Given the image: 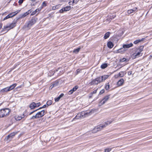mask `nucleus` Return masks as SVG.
Returning a JSON list of instances; mask_svg holds the SVG:
<instances>
[{
	"label": "nucleus",
	"instance_id": "obj_10",
	"mask_svg": "<svg viewBox=\"0 0 152 152\" xmlns=\"http://www.w3.org/2000/svg\"><path fill=\"white\" fill-rule=\"evenodd\" d=\"M110 95L105 96L101 101L100 102L102 105L104 104L109 99Z\"/></svg>",
	"mask_w": 152,
	"mask_h": 152
},
{
	"label": "nucleus",
	"instance_id": "obj_14",
	"mask_svg": "<svg viewBox=\"0 0 152 152\" xmlns=\"http://www.w3.org/2000/svg\"><path fill=\"white\" fill-rule=\"evenodd\" d=\"M78 88V86H76L75 87H74V88L71 89L70 91H69L68 93V94L69 95H71L72 94L73 92L76 91V90Z\"/></svg>",
	"mask_w": 152,
	"mask_h": 152
},
{
	"label": "nucleus",
	"instance_id": "obj_45",
	"mask_svg": "<svg viewBox=\"0 0 152 152\" xmlns=\"http://www.w3.org/2000/svg\"><path fill=\"white\" fill-rule=\"evenodd\" d=\"M23 1H24L23 0H19L18 1V3L19 4H21L23 3Z\"/></svg>",
	"mask_w": 152,
	"mask_h": 152
},
{
	"label": "nucleus",
	"instance_id": "obj_35",
	"mask_svg": "<svg viewBox=\"0 0 152 152\" xmlns=\"http://www.w3.org/2000/svg\"><path fill=\"white\" fill-rule=\"evenodd\" d=\"M46 6V2L45 1H44L42 4V6L41 7H40V8H42V9L43 7H45Z\"/></svg>",
	"mask_w": 152,
	"mask_h": 152
},
{
	"label": "nucleus",
	"instance_id": "obj_11",
	"mask_svg": "<svg viewBox=\"0 0 152 152\" xmlns=\"http://www.w3.org/2000/svg\"><path fill=\"white\" fill-rule=\"evenodd\" d=\"M16 12H15L14 13H11L9 14L8 15H7L6 17H5L3 19V20H4L9 18H11L14 16H15L18 12L15 13Z\"/></svg>",
	"mask_w": 152,
	"mask_h": 152
},
{
	"label": "nucleus",
	"instance_id": "obj_12",
	"mask_svg": "<svg viewBox=\"0 0 152 152\" xmlns=\"http://www.w3.org/2000/svg\"><path fill=\"white\" fill-rule=\"evenodd\" d=\"M109 76L107 75H105L99 77L101 83L105 80Z\"/></svg>",
	"mask_w": 152,
	"mask_h": 152
},
{
	"label": "nucleus",
	"instance_id": "obj_22",
	"mask_svg": "<svg viewBox=\"0 0 152 152\" xmlns=\"http://www.w3.org/2000/svg\"><path fill=\"white\" fill-rule=\"evenodd\" d=\"M8 91H9V90L8 87H7L1 90L0 92L2 93H3L5 92Z\"/></svg>",
	"mask_w": 152,
	"mask_h": 152
},
{
	"label": "nucleus",
	"instance_id": "obj_41",
	"mask_svg": "<svg viewBox=\"0 0 152 152\" xmlns=\"http://www.w3.org/2000/svg\"><path fill=\"white\" fill-rule=\"evenodd\" d=\"M104 89H103L102 90L100 91L99 93V94H101L104 93Z\"/></svg>",
	"mask_w": 152,
	"mask_h": 152
},
{
	"label": "nucleus",
	"instance_id": "obj_30",
	"mask_svg": "<svg viewBox=\"0 0 152 152\" xmlns=\"http://www.w3.org/2000/svg\"><path fill=\"white\" fill-rule=\"evenodd\" d=\"M80 49V48H77L75 49L73 51V52L74 53H77L79 51Z\"/></svg>",
	"mask_w": 152,
	"mask_h": 152
},
{
	"label": "nucleus",
	"instance_id": "obj_20",
	"mask_svg": "<svg viewBox=\"0 0 152 152\" xmlns=\"http://www.w3.org/2000/svg\"><path fill=\"white\" fill-rule=\"evenodd\" d=\"M42 9V8H39L38 9H37L34 11L32 12L31 15H35L37 12H39Z\"/></svg>",
	"mask_w": 152,
	"mask_h": 152
},
{
	"label": "nucleus",
	"instance_id": "obj_23",
	"mask_svg": "<svg viewBox=\"0 0 152 152\" xmlns=\"http://www.w3.org/2000/svg\"><path fill=\"white\" fill-rule=\"evenodd\" d=\"M64 95V94H61L57 98L55 99V102H58L60 99Z\"/></svg>",
	"mask_w": 152,
	"mask_h": 152
},
{
	"label": "nucleus",
	"instance_id": "obj_1",
	"mask_svg": "<svg viewBox=\"0 0 152 152\" xmlns=\"http://www.w3.org/2000/svg\"><path fill=\"white\" fill-rule=\"evenodd\" d=\"M112 121L109 122L107 121L105 123L104 125L98 126L96 127H95L92 131V132L95 133L97 132L100 131L103 128L105 127L108 124H110Z\"/></svg>",
	"mask_w": 152,
	"mask_h": 152
},
{
	"label": "nucleus",
	"instance_id": "obj_21",
	"mask_svg": "<svg viewBox=\"0 0 152 152\" xmlns=\"http://www.w3.org/2000/svg\"><path fill=\"white\" fill-rule=\"evenodd\" d=\"M107 47L110 48H112L113 46V43L110 41L108 42L107 43Z\"/></svg>",
	"mask_w": 152,
	"mask_h": 152
},
{
	"label": "nucleus",
	"instance_id": "obj_17",
	"mask_svg": "<svg viewBox=\"0 0 152 152\" xmlns=\"http://www.w3.org/2000/svg\"><path fill=\"white\" fill-rule=\"evenodd\" d=\"M137 8L136 7L132 9H130L128 10L127 13L129 14H131L132 13L135 12L137 11Z\"/></svg>",
	"mask_w": 152,
	"mask_h": 152
},
{
	"label": "nucleus",
	"instance_id": "obj_8",
	"mask_svg": "<svg viewBox=\"0 0 152 152\" xmlns=\"http://www.w3.org/2000/svg\"><path fill=\"white\" fill-rule=\"evenodd\" d=\"M83 115V113H82V112L78 113L76 116L73 118L72 121L75 120L76 119H78L82 118H84Z\"/></svg>",
	"mask_w": 152,
	"mask_h": 152
},
{
	"label": "nucleus",
	"instance_id": "obj_37",
	"mask_svg": "<svg viewBox=\"0 0 152 152\" xmlns=\"http://www.w3.org/2000/svg\"><path fill=\"white\" fill-rule=\"evenodd\" d=\"M143 48H144L143 46H140L139 48V52H141L143 50Z\"/></svg>",
	"mask_w": 152,
	"mask_h": 152
},
{
	"label": "nucleus",
	"instance_id": "obj_13",
	"mask_svg": "<svg viewBox=\"0 0 152 152\" xmlns=\"http://www.w3.org/2000/svg\"><path fill=\"white\" fill-rule=\"evenodd\" d=\"M17 134V133L15 132H13L12 133L8 135L6 137V139L7 140H8L10 139H11L13 138L15 135Z\"/></svg>",
	"mask_w": 152,
	"mask_h": 152
},
{
	"label": "nucleus",
	"instance_id": "obj_56",
	"mask_svg": "<svg viewBox=\"0 0 152 152\" xmlns=\"http://www.w3.org/2000/svg\"><path fill=\"white\" fill-rule=\"evenodd\" d=\"M31 5H35L34 4H31Z\"/></svg>",
	"mask_w": 152,
	"mask_h": 152
},
{
	"label": "nucleus",
	"instance_id": "obj_24",
	"mask_svg": "<svg viewBox=\"0 0 152 152\" xmlns=\"http://www.w3.org/2000/svg\"><path fill=\"white\" fill-rule=\"evenodd\" d=\"M110 34V32H107V33H106L105 34L104 36V39H106L108 38L109 37Z\"/></svg>",
	"mask_w": 152,
	"mask_h": 152
},
{
	"label": "nucleus",
	"instance_id": "obj_26",
	"mask_svg": "<svg viewBox=\"0 0 152 152\" xmlns=\"http://www.w3.org/2000/svg\"><path fill=\"white\" fill-rule=\"evenodd\" d=\"M126 50H125L124 48H121L118 49L117 50V51L118 53H122L124 52Z\"/></svg>",
	"mask_w": 152,
	"mask_h": 152
},
{
	"label": "nucleus",
	"instance_id": "obj_49",
	"mask_svg": "<svg viewBox=\"0 0 152 152\" xmlns=\"http://www.w3.org/2000/svg\"><path fill=\"white\" fill-rule=\"evenodd\" d=\"M56 84H52L51 85V86H52V88L53 87H54L56 86Z\"/></svg>",
	"mask_w": 152,
	"mask_h": 152
},
{
	"label": "nucleus",
	"instance_id": "obj_47",
	"mask_svg": "<svg viewBox=\"0 0 152 152\" xmlns=\"http://www.w3.org/2000/svg\"><path fill=\"white\" fill-rule=\"evenodd\" d=\"M27 14H26V12L25 13L23 14L22 15V17H25L27 15Z\"/></svg>",
	"mask_w": 152,
	"mask_h": 152
},
{
	"label": "nucleus",
	"instance_id": "obj_42",
	"mask_svg": "<svg viewBox=\"0 0 152 152\" xmlns=\"http://www.w3.org/2000/svg\"><path fill=\"white\" fill-rule=\"evenodd\" d=\"M41 105V103L40 102H38L37 103H36V105L37 106V107H39Z\"/></svg>",
	"mask_w": 152,
	"mask_h": 152
},
{
	"label": "nucleus",
	"instance_id": "obj_43",
	"mask_svg": "<svg viewBox=\"0 0 152 152\" xmlns=\"http://www.w3.org/2000/svg\"><path fill=\"white\" fill-rule=\"evenodd\" d=\"M31 12V10H28L27 12H26V14H27L28 15L30 14Z\"/></svg>",
	"mask_w": 152,
	"mask_h": 152
},
{
	"label": "nucleus",
	"instance_id": "obj_9",
	"mask_svg": "<svg viewBox=\"0 0 152 152\" xmlns=\"http://www.w3.org/2000/svg\"><path fill=\"white\" fill-rule=\"evenodd\" d=\"M71 9V7L70 6H66L65 7L59 10L60 12L61 13H63L64 12H66L69 11Z\"/></svg>",
	"mask_w": 152,
	"mask_h": 152
},
{
	"label": "nucleus",
	"instance_id": "obj_53",
	"mask_svg": "<svg viewBox=\"0 0 152 152\" xmlns=\"http://www.w3.org/2000/svg\"><path fill=\"white\" fill-rule=\"evenodd\" d=\"M58 71V69H56L54 71H55V72H57V71Z\"/></svg>",
	"mask_w": 152,
	"mask_h": 152
},
{
	"label": "nucleus",
	"instance_id": "obj_6",
	"mask_svg": "<svg viewBox=\"0 0 152 152\" xmlns=\"http://www.w3.org/2000/svg\"><path fill=\"white\" fill-rule=\"evenodd\" d=\"M94 110L92 109L91 110H88L82 112V113H83V115L84 118L94 113Z\"/></svg>",
	"mask_w": 152,
	"mask_h": 152
},
{
	"label": "nucleus",
	"instance_id": "obj_32",
	"mask_svg": "<svg viewBox=\"0 0 152 152\" xmlns=\"http://www.w3.org/2000/svg\"><path fill=\"white\" fill-rule=\"evenodd\" d=\"M78 2L77 0H73V2H71L70 1L69 2V4L70 5H71V3H72V5H73V4L75 3L76 4Z\"/></svg>",
	"mask_w": 152,
	"mask_h": 152
},
{
	"label": "nucleus",
	"instance_id": "obj_3",
	"mask_svg": "<svg viewBox=\"0 0 152 152\" xmlns=\"http://www.w3.org/2000/svg\"><path fill=\"white\" fill-rule=\"evenodd\" d=\"M10 112V110L8 108H5L0 110V117H3L8 115Z\"/></svg>",
	"mask_w": 152,
	"mask_h": 152
},
{
	"label": "nucleus",
	"instance_id": "obj_29",
	"mask_svg": "<svg viewBox=\"0 0 152 152\" xmlns=\"http://www.w3.org/2000/svg\"><path fill=\"white\" fill-rule=\"evenodd\" d=\"M107 66V64L104 63L102 64L101 66V67L102 69H104Z\"/></svg>",
	"mask_w": 152,
	"mask_h": 152
},
{
	"label": "nucleus",
	"instance_id": "obj_16",
	"mask_svg": "<svg viewBox=\"0 0 152 152\" xmlns=\"http://www.w3.org/2000/svg\"><path fill=\"white\" fill-rule=\"evenodd\" d=\"M133 44L132 43H130L128 44H124L123 45V48L125 49L126 48H129L132 47Z\"/></svg>",
	"mask_w": 152,
	"mask_h": 152
},
{
	"label": "nucleus",
	"instance_id": "obj_54",
	"mask_svg": "<svg viewBox=\"0 0 152 152\" xmlns=\"http://www.w3.org/2000/svg\"><path fill=\"white\" fill-rule=\"evenodd\" d=\"M31 1H32V2H34L36 0H30Z\"/></svg>",
	"mask_w": 152,
	"mask_h": 152
},
{
	"label": "nucleus",
	"instance_id": "obj_36",
	"mask_svg": "<svg viewBox=\"0 0 152 152\" xmlns=\"http://www.w3.org/2000/svg\"><path fill=\"white\" fill-rule=\"evenodd\" d=\"M105 88L106 90H108L110 88V85H109V83H107L105 86Z\"/></svg>",
	"mask_w": 152,
	"mask_h": 152
},
{
	"label": "nucleus",
	"instance_id": "obj_18",
	"mask_svg": "<svg viewBox=\"0 0 152 152\" xmlns=\"http://www.w3.org/2000/svg\"><path fill=\"white\" fill-rule=\"evenodd\" d=\"M124 82V79L123 78L121 79L117 82V85L118 86H121L123 85Z\"/></svg>",
	"mask_w": 152,
	"mask_h": 152
},
{
	"label": "nucleus",
	"instance_id": "obj_50",
	"mask_svg": "<svg viewBox=\"0 0 152 152\" xmlns=\"http://www.w3.org/2000/svg\"><path fill=\"white\" fill-rule=\"evenodd\" d=\"M2 26V24L1 23H0V29Z\"/></svg>",
	"mask_w": 152,
	"mask_h": 152
},
{
	"label": "nucleus",
	"instance_id": "obj_5",
	"mask_svg": "<svg viewBox=\"0 0 152 152\" xmlns=\"http://www.w3.org/2000/svg\"><path fill=\"white\" fill-rule=\"evenodd\" d=\"M101 83L100 80H99V77H98L94 79H93L91 80L89 84L91 86L97 85L99 83Z\"/></svg>",
	"mask_w": 152,
	"mask_h": 152
},
{
	"label": "nucleus",
	"instance_id": "obj_40",
	"mask_svg": "<svg viewBox=\"0 0 152 152\" xmlns=\"http://www.w3.org/2000/svg\"><path fill=\"white\" fill-rule=\"evenodd\" d=\"M115 78H117L119 77H121V75L120 72L118 75H115Z\"/></svg>",
	"mask_w": 152,
	"mask_h": 152
},
{
	"label": "nucleus",
	"instance_id": "obj_15",
	"mask_svg": "<svg viewBox=\"0 0 152 152\" xmlns=\"http://www.w3.org/2000/svg\"><path fill=\"white\" fill-rule=\"evenodd\" d=\"M25 116L24 114L21 115H16L15 116V119L17 121H19L21 119L23 118Z\"/></svg>",
	"mask_w": 152,
	"mask_h": 152
},
{
	"label": "nucleus",
	"instance_id": "obj_44",
	"mask_svg": "<svg viewBox=\"0 0 152 152\" xmlns=\"http://www.w3.org/2000/svg\"><path fill=\"white\" fill-rule=\"evenodd\" d=\"M47 106L46 105H45V104L44 105H43V106L42 107H40L39 109H39H41L42 108H45L46 107H47Z\"/></svg>",
	"mask_w": 152,
	"mask_h": 152
},
{
	"label": "nucleus",
	"instance_id": "obj_52",
	"mask_svg": "<svg viewBox=\"0 0 152 152\" xmlns=\"http://www.w3.org/2000/svg\"><path fill=\"white\" fill-rule=\"evenodd\" d=\"M77 73H78L79 72H80V70L79 69H77Z\"/></svg>",
	"mask_w": 152,
	"mask_h": 152
},
{
	"label": "nucleus",
	"instance_id": "obj_33",
	"mask_svg": "<svg viewBox=\"0 0 152 152\" xmlns=\"http://www.w3.org/2000/svg\"><path fill=\"white\" fill-rule=\"evenodd\" d=\"M140 52H138L137 53H134V56H135V58H137L138 57L140 56Z\"/></svg>",
	"mask_w": 152,
	"mask_h": 152
},
{
	"label": "nucleus",
	"instance_id": "obj_38",
	"mask_svg": "<svg viewBox=\"0 0 152 152\" xmlns=\"http://www.w3.org/2000/svg\"><path fill=\"white\" fill-rule=\"evenodd\" d=\"M98 89V88H97L96 89V90H94V91L92 92H91L90 93V94L92 95L93 94H95L97 92V91Z\"/></svg>",
	"mask_w": 152,
	"mask_h": 152
},
{
	"label": "nucleus",
	"instance_id": "obj_2",
	"mask_svg": "<svg viewBox=\"0 0 152 152\" xmlns=\"http://www.w3.org/2000/svg\"><path fill=\"white\" fill-rule=\"evenodd\" d=\"M18 20V19H15L13 22L10 24L9 25L4 26V29H8V30H9L13 28L16 26Z\"/></svg>",
	"mask_w": 152,
	"mask_h": 152
},
{
	"label": "nucleus",
	"instance_id": "obj_34",
	"mask_svg": "<svg viewBox=\"0 0 152 152\" xmlns=\"http://www.w3.org/2000/svg\"><path fill=\"white\" fill-rule=\"evenodd\" d=\"M52 102L51 100H49L47 102L46 104L47 106L51 105L52 104Z\"/></svg>",
	"mask_w": 152,
	"mask_h": 152
},
{
	"label": "nucleus",
	"instance_id": "obj_31",
	"mask_svg": "<svg viewBox=\"0 0 152 152\" xmlns=\"http://www.w3.org/2000/svg\"><path fill=\"white\" fill-rule=\"evenodd\" d=\"M128 60L127 59H126L125 58H122L120 59V61L122 62H124L125 61L127 62H128Z\"/></svg>",
	"mask_w": 152,
	"mask_h": 152
},
{
	"label": "nucleus",
	"instance_id": "obj_27",
	"mask_svg": "<svg viewBox=\"0 0 152 152\" xmlns=\"http://www.w3.org/2000/svg\"><path fill=\"white\" fill-rule=\"evenodd\" d=\"M61 6V5L58 4L56 6H53L52 7V9L53 10L58 9Z\"/></svg>",
	"mask_w": 152,
	"mask_h": 152
},
{
	"label": "nucleus",
	"instance_id": "obj_39",
	"mask_svg": "<svg viewBox=\"0 0 152 152\" xmlns=\"http://www.w3.org/2000/svg\"><path fill=\"white\" fill-rule=\"evenodd\" d=\"M120 73L121 74V77H124L125 74V72L124 71H121L120 72Z\"/></svg>",
	"mask_w": 152,
	"mask_h": 152
},
{
	"label": "nucleus",
	"instance_id": "obj_48",
	"mask_svg": "<svg viewBox=\"0 0 152 152\" xmlns=\"http://www.w3.org/2000/svg\"><path fill=\"white\" fill-rule=\"evenodd\" d=\"M60 2H67L68 0H59Z\"/></svg>",
	"mask_w": 152,
	"mask_h": 152
},
{
	"label": "nucleus",
	"instance_id": "obj_51",
	"mask_svg": "<svg viewBox=\"0 0 152 152\" xmlns=\"http://www.w3.org/2000/svg\"><path fill=\"white\" fill-rule=\"evenodd\" d=\"M132 74V72H128V75H131Z\"/></svg>",
	"mask_w": 152,
	"mask_h": 152
},
{
	"label": "nucleus",
	"instance_id": "obj_46",
	"mask_svg": "<svg viewBox=\"0 0 152 152\" xmlns=\"http://www.w3.org/2000/svg\"><path fill=\"white\" fill-rule=\"evenodd\" d=\"M39 110V109H37L36 110H34V111H32V112H31V113H30V114H30V115H31V114H32L33 113H34L35 112V111H37V110Z\"/></svg>",
	"mask_w": 152,
	"mask_h": 152
},
{
	"label": "nucleus",
	"instance_id": "obj_7",
	"mask_svg": "<svg viewBox=\"0 0 152 152\" xmlns=\"http://www.w3.org/2000/svg\"><path fill=\"white\" fill-rule=\"evenodd\" d=\"M36 22V19L35 18H32L28 23L27 26L28 28H30Z\"/></svg>",
	"mask_w": 152,
	"mask_h": 152
},
{
	"label": "nucleus",
	"instance_id": "obj_28",
	"mask_svg": "<svg viewBox=\"0 0 152 152\" xmlns=\"http://www.w3.org/2000/svg\"><path fill=\"white\" fill-rule=\"evenodd\" d=\"M144 38H142L141 39L137 40L134 42V43L135 44H137L141 41H143L144 40Z\"/></svg>",
	"mask_w": 152,
	"mask_h": 152
},
{
	"label": "nucleus",
	"instance_id": "obj_55",
	"mask_svg": "<svg viewBox=\"0 0 152 152\" xmlns=\"http://www.w3.org/2000/svg\"><path fill=\"white\" fill-rule=\"evenodd\" d=\"M91 97H92V96L91 95V96H89V98H91Z\"/></svg>",
	"mask_w": 152,
	"mask_h": 152
},
{
	"label": "nucleus",
	"instance_id": "obj_25",
	"mask_svg": "<svg viewBox=\"0 0 152 152\" xmlns=\"http://www.w3.org/2000/svg\"><path fill=\"white\" fill-rule=\"evenodd\" d=\"M16 86V83H14V84L12 85L11 86H10V87H8V88L9 90V91H10L12 90L13 88H14Z\"/></svg>",
	"mask_w": 152,
	"mask_h": 152
},
{
	"label": "nucleus",
	"instance_id": "obj_4",
	"mask_svg": "<svg viewBox=\"0 0 152 152\" xmlns=\"http://www.w3.org/2000/svg\"><path fill=\"white\" fill-rule=\"evenodd\" d=\"M45 114V111L42 110L40 112H38L35 115L33 116L31 118V119H37L43 117Z\"/></svg>",
	"mask_w": 152,
	"mask_h": 152
},
{
	"label": "nucleus",
	"instance_id": "obj_19",
	"mask_svg": "<svg viewBox=\"0 0 152 152\" xmlns=\"http://www.w3.org/2000/svg\"><path fill=\"white\" fill-rule=\"evenodd\" d=\"M29 107L31 109H33L37 107V106L36 105V103L34 102H32L30 104Z\"/></svg>",
	"mask_w": 152,
	"mask_h": 152
}]
</instances>
